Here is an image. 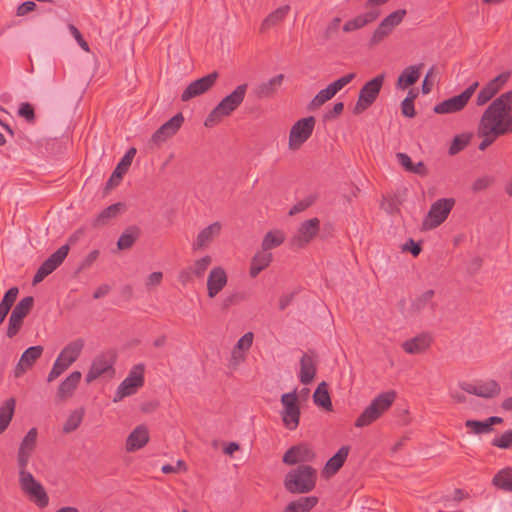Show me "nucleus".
I'll list each match as a JSON object with an SVG mask.
<instances>
[{
  "label": "nucleus",
  "mask_w": 512,
  "mask_h": 512,
  "mask_svg": "<svg viewBox=\"0 0 512 512\" xmlns=\"http://www.w3.org/2000/svg\"><path fill=\"white\" fill-rule=\"evenodd\" d=\"M317 503L318 498L316 496H307L290 502L286 508L290 512H309L317 505Z\"/></svg>",
  "instance_id": "nucleus-39"
},
{
  "label": "nucleus",
  "mask_w": 512,
  "mask_h": 512,
  "mask_svg": "<svg viewBox=\"0 0 512 512\" xmlns=\"http://www.w3.org/2000/svg\"><path fill=\"white\" fill-rule=\"evenodd\" d=\"M493 183V178L490 176H481L477 178L472 184V190L474 192L483 191L491 186Z\"/></svg>",
  "instance_id": "nucleus-55"
},
{
  "label": "nucleus",
  "mask_w": 512,
  "mask_h": 512,
  "mask_svg": "<svg viewBox=\"0 0 512 512\" xmlns=\"http://www.w3.org/2000/svg\"><path fill=\"white\" fill-rule=\"evenodd\" d=\"M37 437L38 430L33 427L22 439L17 453L18 468H27L37 445Z\"/></svg>",
  "instance_id": "nucleus-20"
},
{
  "label": "nucleus",
  "mask_w": 512,
  "mask_h": 512,
  "mask_svg": "<svg viewBox=\"0 0 512 512\" xmlns=\"http://www.w3.org/2000/svg\"><path fill=\"white\" fill-rule=\"evenodd\" d=\"M184 122L182 113H177L162 126H160L151 137V141L155 145H160L174 136L181 128Z\"/></svg>",
  "instance_id": "nucleus-21"
},
{
  "label": "nucleus",
  "mask_w": 512,
  "mask_h": 512,
  "mask_svg": "<svg viewBox=\"0 0 512 512\" xmlns=\"http://www.w3.org/2000/svg\"><path fill=\"white\" fill-rule=\"evenodd\" d=\"M285 238V233L282 230L269 231L263 238L262 250L269 252V250L280 246Z\"/></svg>",
  "instance_id": "nucleus-41"
},
{
  "label": "nucleus",
  "mask_w": 512,
  "mask_h": 512,
  "mask_svg": "<svg viewBox=\"0 0 512 512\" xmlns=\"http://www.w3.org/2000/svg\"><path fill=\"white\" fill-rule=\"evenodd\" d=\"M511 71H503L488 81L477 93L475 104L479 107L488 106L483 111L476 128V136L480 139L478 149L485 151L495 141L505 135L512 134V90L495 97L511 78Z\"/></svg>",
  "instance_id": "nucleus-1"
},
{
  "label": "nucleus",
  "mask_w": 512,
  "mask_h": 512,
  "mask_svg": "<svg viewBox=\"0 0 512 512\" xmlns=\"http://www.w3.org/2000/svg\"><path fill=\"white\" fill-rule=\"evenodd\" d=\"M396 398L397 393L394 390L377 395L357 417L355 426L358 428L366 427L378 420L391 408Z\"/></svg>",
  "instance_id": "nucleus-3"
},
{
  "label": "nucleus",
  "mask_w": 512,
  "mask_h": 512,
  "mask_svg": "<svg viewBox=\"0 0 512 512\" xmlns=\"http://www.w3.org/2000/svg\"><path fill=\"white\" fill-rule=\"evenodd\" d=\"M212 264V257L210 255H204L194 260L190 265V269L196 278H202L209 266Z\"/></svg>",
  "instance_id": "nucleus-45"
},
{
  "label": "nucleus",
  "mask_w": 512,
  "mask_h": 512,
  "mask_svg": "<svg viewBox=\"0 0 512 512\" xmlns=\"http://www.w3.org/2000/svg\"><path fill=\"white\" fill-rule=\"evenodd\" d=\"M283 79L284 76L282 74H278L269 79L268 81L261 83L257 87V95L259 97L271 96L281 86Z\"/></svg>",
  "instance_id": "nucleus-40"
},
{
  "label": "nucleus",
  "mask_w": 512,
  "mask_h": 512,
  "mask_svg": "<svg viewBox=\"0 0 512 512\" xmlns=\"http://www.w3.org/2000/svg\"><path fill=\"white\" fill-rule=\"evenodd\" d=\"M19 290L17 287H11L4 295L2 301L0 302V306L10 310L12 305L17 299Z\"/></svg>",
  "instance_id": "nucleus-53"
},
{
  "label": "nucleus",
  "mask_w": 512,
  "mask_h": 512,
  "mask_svg": "<svg viewBox=\"0 0 512 512\" xmlns=\"http://www.w3.org/2000/svg\"><path fill=\"white\" fill-rule=\"evenodd\" d=\"M315 457L314 451L307 444H300L291 447L283 456V462L289 465L312 461Z\"/></svg>",
  "instance_id": "nucleus-26"
},
{
  "label": "nucleus",
  "mask_w": 512,
  "mask_h": 512,
  "mask_svg": "<svg viewBox=\"0 0 512 512\" xmlns=\"http://www.w3.org/2000/svg\"><path fill=\"white\" fill-rule=\"evenodd\" d=\"M218 78L217 72H212L200 79L191 82L181 95V100L186 102L192 98L200 96L211 89Z\"/></svg>",
  "instance_id": "nucleus-19"
},
{
  "label": "nucleus",
  "mask_w": 512,
  "mask_h": 512,
  "mask_svg": "<svg viewBox=\"0 0 512 512\" xmlns=\"http://www.w3.org/2000/svg\"><path fill=\"white\" fill-rule=\"evenodd\" d=\"M355 78L354 73H348L336 81L330 83L326 88L321 89L311 100L310 109L321 107L324 103L332 99L341 89L348 85Z\"/></svg>",
  "instance_id": "nucleus-14"
},
{
  "label": "nucleus",
  "mask_w": 512,
  "mask_h": 512,
  "mask_svg": "<svg viewBox=\"0 0 512 512\" xmlns=\"http://www.w3.org/2000/svg\"><path fill=\"white\" fill-rule=\"evenodd\" d=\"M162 278V272H153L148 276L146 280V286H157L161 283Z\"/></svg>",
  "instance_id": "nucleus-63"
},
{
  "label": "nucleus",
  "mask_w": 512,
  "mask_h": 512,
  "mask_svg": "<svg viewBox=\"0 0 512 512\" xmlns=\"http://www.w3.org/2000/svg\"><path fill=\"white\" fill-rule=\"evenodd\" d=\"M144 384V365L138 364L131 368L126 378L118 386L113 402H119L125 397L134 395Z\"/></svg>",
  "instance_id": "nucleus-8"
},
{
  "label": "nucleus",
  "mask_w": 512,
  "mask_h": 512,
  "mask_svg": "<svg viewBox=\"0 0 512 512\" xmlns=\"http://www.w3.org/2000/svg\"><path fill=\"white\" fill-rule=\"evenodd\" d=\"M281 417L284 426L289 430H295L300 422V405L296 390L284 393L281 396Z\"/></svg>",
  "instance_id": "nucleus-10"
},
{
  "label": "nucleus",
  "mask_w": 512,
  "mask_h": 512,
  "mask_svg": "<svg viewBox=\"0 0 512 512\" xmlns=\"http://www.w3.org/2000/svg\"><path fill=\"white\" fill-rule=\"evenodd\" d=\"M422 64L412 65L406 67L399 75L396 87L400 90H405L409 86L415 84L421 75Z\"/></svg>",
  "instance_id": "nucleus-32"
},
{
  "label": "nucleus",
  "mask_w": 512,
  "mask_h": 512,
  "mask_svg": "<svg viewBox=\"0 0 512 512\" xmlns=\"http://www.w3.org/2000/svg\"><path fill=\"white\" fill-rule=\"evenodd\" d=\"M19 486L23 494L39 508H45L48 505L49 497L44 486L27 468H19Z\"/></svg>",
  "instance_id": "nucleus-6"
},
{
  "label": "nucleus",
  "mask_w": 512,
  "mask_h": 512,
  "mask_svg": "<svg viewBox=\"0 0 512 512\" xmlns=\"http://www.w3.org/2000/svg\"><path fill=\"white\" fill-rule=\"evenodd\" d=\"M492 445L501 449L512 447V429L505 431L492 440Z\"/></svg>",
  "instance_id": "nucleus-51"
},
{
  "label": "nucleus",
  "mask_w": 512,
  "mask_h": 512,
  "mask_svg": "<svg viewBox=\"0 0 512 512\" xmlns=\"http://www.w3.org/2000/svg\"><path fill=\"white\" fill-rule=\"evenodd\" d=\"M138 238L137 228H128L125 230L117 241V246L120 250L129 249L133 246Z\"/></svg>",
  "instance_id": "nucleus-47"
},
{
  "label": "nucleus",
  "mask_w": 512,
  "mask_h": 512,
  "mask_svg": "<svg viewBox=\"0 0 512 512\" xmlns=\"http://www.w3.org/2000/svg\"><path fill=\"white\" fill-rule=\"evenodd\" d=\"M299 364V381L304 385L310 384L314 380L317 371L315 358L308 353H304Z\"/></svg>",
  "instance_id": "nucleus-30"
},
{
  "label": "nucleus",
  "mask_w": 512,
  "mask_h": 512,
  "mask_svg": "<svg viewBox=\"0 0 512 512\" xmlns=\"http://www.w3.org/2000/svg\"><path fill=\"white\" fill-rule=\"evenodd\" d=\"M272 261V254L270 252L261 250L258 251L251 261L249 274L252 278L258 276L260 272L266 269Z\"/></svg>",
  "instance_id": "nucleus-35"
},
{
  "label": "nucleus",
  "mask_w": 512,
  "mask_h": 512,
  "mask_svg": "<svg viewBox=\"0 0 512 512\" xmlns=\"http://www.w3.org/2000/svg\"><path fill=\"white\" fill-rule=\"evenodd\" d=\"M314 403L328 411L332 409L331 398L325 382H322L316 388L313 394Z\"/></svg>",
  "instance_id": "nucleus-42"
},
{
  "label": "nucleus",
  "mask_w": 512,
  "mask_h": 512,
  "mask_svg": "<svg viewBox=\"0 0 512 512\" xmlns=\"http://www.w3.org/2000/svg\"><path fill=\"white\" fill-rule=\"evenodd\" d=\"M433 296V290H426L415 300L414 306L417 309L424 308L427 304H429L432 301Z\"/></svg>",
  "instance_id": "nucleus-59"
},
{
  "label": "nucleus",
  "mask_w": 512,
  "mask_h": 512,
  "mask_svg": "<svg viewBox=\"0 0 512 512\" xmlns=\"http://www.w3.org/2000/svg\"><path fill=\"white\" fill-rule=\"evenodd\" d=\"M15 399H7L0 406V434H2L9 426L15 411Z\"/></svg>",
  "instance_id": "nucleus-38"
},
{
  "label": "nucleus",
  "mask_w": 512,
  "mask_h": 512,
  "mask_svg": "<svg viewBox=\"0 0 512 512\" xmlns=\"http://www.w3.org/2000/svg\"><path fill=\"white\" fill-rule=\"evenodd\" d=\"M313 202H314L313 197H308L306 199L299 201L298 203H296L295 205H293L291 207V209L289 210V215L293 216L295 214H298V213L304 211L305 209L310 207L313 204Z\"/></svg>",
  "instance_id": "nucleus-57"
},
{
  "label": "nucleus",
  "mask_w": 512,
  "mask_h": 512,
  "mask_svg": "<svg viewBox=\"0 0 512 512\" xmlns=\"http://www.w3.org/2000/svg\"><path fill=\"white\" fill-rule=\"evenodd\" d=\"M315 126V118L309 116L298 120L289 133L288 147L290 150H298L312 135Z\"/></svg>",
  "instance_id": "nucleus-12"
},
{
  "label": "nucleus",
  "mask_w": 512,
  "mask_h": 512,
  "mask_svg": "<svg viewBox=\"0 0 512 512\" xmlns=\"http://www.w3.org/2000/svg\"><path fill=\"white\" fill-rule=\"evenodd\" d=\"M228 275L221 266L213 267L207 277V296L210 299L215 298L227 285Z\"/></svg>",
  "instance_id": "nucleus-22"
},
{
  "label": "nucleus",
  "mask_w": 512,
  "mask_h": 512,
  "mask_svg": "<svg viewBox=\"0 0 512 512\" xmlns=\"http://www.w3.org/2000/svg\"><path fill=\"white\" fill-rule=\"evenodd\" d=\"M471 140V134L469 133H462L459 135H456L449 147V154L450 155H456L460 151L464 150L467 145L470 143Z\"/></svg>",
  "instance_id": "nucleus-48"
},
{
  "label": "nucleus",
  "mask_w": 512,
  "mask_h": 512,
  "mask_svg": "<svg viewBox=\"0 0 512 512\" xmlns=\"http://www.w3.org/2000/svg\"><path fill=\"white\" fill-rule=\"evenodd\" d=\"M465 393H466V391L462 390L461 387L459 389H457V388L449 389L450 397L458 403H463L466 401Z\"/></svg>",
  "instance_id": "nucleus-61"
},
{
  "label": "nucleus",
  "mask_w": 512,
  "mask_h": 512,
  "mask_svg": "<svg viewBox=\"0 0 512 512\" xmlns=\"http://www.w3.org/2000/svg\"><path fill=\"white\" fill-rule=\"evenodd\" d=\"M290 11L289 5H284L271 12L261 23L260 30L265 32L271 27L282 22Z\"/></svg>",
  "instance_id": "nucleus-36"
},
{
  "label": "nucleus",
  "mask_w": 512,
  "mask_h": 512,
  "mask_svg": "<svg viewBox=\"0 0 512 512\" xmlns=\"http://www.w3.org/2000/svg\"><path fill=\"white\" fill-rule=\"evenodd\" d=\"M379 15L380 11L378 9H371L370 11L358 15L355 18L347 21L343 26V30L345 32H352L361 29L367 24L375 21L379 17Z\"/></svg>",
  "instance_id": "nucleus-33"
},
{
  "label": "nucleus",
  "mask_w": 512,
  "mask_h": 512,
  "mask_svg": "<svg viewBox=\"0 0 512 512\" xmlns=\"http://www.w3.org/2000/svg\"><path fill=\"white\" fill-rule=\"evenodd\" d=\"M416 94L412 91L409 92V96L406 97L401 103L402 114L406 117L413 118L415 116L414 98Z\"/></svg>",
  "instance_id": "nucleus-52"
},
{
  "label": "nucleus",
  "mask_w": 512,
  "mask_h": 512,
  "mask_svg": "<svg viewBox=\"0 0 512 512\" xmlns=\"http://www.w3.org/2000/svg\"><path fill=\"white\" fill-rule=\"evenodd\" d=\"M122 204L116 203L108 206L104 210L100 212V214L95 218L94 225L102 226L105 225L110 219L115 218L121 211Z\"/></svg>",
  "instance_id": "nucleus-43"
},
{
  "label": "nucleus",
  "mask_w": 512,
  "mask_h": 512,
  "mask_svg": "<svg viewBox=\"0 0 512 512\" xmlns=\"http://www.w3.org/2000/svg\"><path fill=\"white\" fill-rule=\"evenodd\" d=\"M454 205L453 198H441L435 201L423 220V228L430 230L441 225L447 219Z\"/></svg>",
  "instance_id": "nucleus-11"
},
{
  "label": "nucleus",
  "mask_w": 512,
  "mask_h": 512,
  "mask_svg": "<svg viewBox=\"0 0 512 512\" xmlns=\"http://www.w3.org/2000/svg\"><path fill=\"white\" fill-rule=\"evenodd\" d=\"M221 228H222V226L219 222H214V223L210 224L209 226L205 227L204 229H202L198 233L195 241L193 242L192 249L194 251H198V250L206 248L210 243H212V241L217 236H219V234L221 232Z\"/></svg>",
  "instance_id": "nucleus-27"
},
{
  "label": "nucleus",
  "mask_w": 512,
  "mask_h": 512,
  "mask_svg": "<svg viewBox=\"0 0 512 512\" xmlns=\"http://www.w3.org/2000/svg\"><path fill=\"white\" fill-rule=\"evenodd\" d=\"M316 481V469L308 465H300L287 473L284 484L290 493L303 494L312 491Z\"/></svg>",
  "instance_id": "nucleus-4"
},
{
  "label": "nucleus",
  "mask_w": 512,
  "mask_h": 512,
  "mask_svg": "<svg viewBox=\"0 0 512 512\" xmlns=\"http://www.w3.org/2000/svg\"><path fill=\"white\" fill-rule=\"evenodd\" d=\"M18 115L30 123L34 122L35 120L34 108L31 104L27 102L20 104L18 109Z\"/></svg>",
  "instance_id": "nucleus-54"
},
{
  "label": "nucleus",
  "mask_w": 512,
  "mask_h": 512,
  "mask_svg": "<svg viewBox=\"0 0 512 512\" xmlns=\"http://www.w3.org/2000/svg\"><path fill=\"white\" fill-rule=\"evenodd\" d=\"M193 278H196L194 276V273H192V270L190 269V267H186L185 269H183L179 275H178V280L183 284V285H186L190 282L193 281Z\"/></svg>",
  "instance_id": "nucleus-60"
},
{
  "label": "nucleus",
  "mask_w": 512,
  "mask_h": 512,
  "mask_svg": "<svg viewBox=\"0 0 512 512\" xmlns=\"http://www.w3.org/2000/svg\"><path fill=\"white\" fill-rule=\"evenodd\" d=\"M319 230L320 221L316 217L302 222L291 238V245L296 248L305 247L316 237Z\"/></svg>",
  "instance_id": "nucleus-17"
},
{
  "label": "nucleus",
  "mask_w": 512,
  "mask_h": 512,
  "mask_svg": "<svg viewBox=\"0 0 512 512\" xmlns=\"http://www.w3.org/2000/svg\"><path fill=\"white\" fill-rule=\"evenodd\" d=\"M82 374L79 371L70 373L59 385L57 390V397L61 400L70 398L80 383Z\"/></svg>",
  "instance_id": "nucleus-31"
},
{
  "label": "nucleus",
  "mask_w": 512,
  "mask_h": 512,
  "mask_svg": "<svg viewBox=\"0 0 512 512\" xmlns=\"http://www.w3.org/2000/svg\"><path fill=\"white\" fill-rule=\"evenodd\" d=\"M397 159L399 163L405 168V170L410 172L414 165L411 158L406 153H398Z\"/></svg>",
  "instance_id": "nucleus-62"
},
{
  "label": "nucleus",
  "mask_w": 512,
  "mask_h": 512,
  "mask_svg": "<svg viewBox=\"0 0 512 512\" xmlns=\"http://www.w3.org/2000/svg\"><path fill=\"white\" fill-rule=\"evenodd\" d=\"M503 423V419L498 416H491L483 421L478 420H466L465 427L468 429V433L481 435L489 434L493 431V426Z\"/></svg>",
  "instance_id": "nucleus-29"
},
{
  "label": "nucleus",
  "mask_w": 512,
  "mask_h": 512,
  "mask_svg": "<svg viewBox=\"0 0 512 512\" xmlns=\"http://www.w3.org/2000/svg\"><path fill=\"white\" fill-rule=\"evenodd\" d=\"M254 341V334L252 332H246L242 337L238 339L236 344L234 345V349L237 351H241L245 354H248L251 349Z\"/></svg>",
  "instance_id": "nucleus-49"
},
{
  "label": "nucleus",
  "mask_w": 512,
  "mask_h": 512,
  "mask_svg": "<svg viewBox=\"0 0 512 512\" xmlns=\"http://www.w3.org/2000/svg\"><path fill=\"white\" fill-rule=\"evenodd\" d=\"M492 483L498 489L512 493V468L506 467L498 471L493 477Z\"/></svg>",
  "instance_id": "nucleus-37"
},
{
  "label": "nucleus",
  "mask_w": 512,
  "mask_h": 512,
  "mask_svg": "<svg viewBox=\"0 0 512 512\" xmlns=\"http://www.w3.org/2000/svg\"><path fill=\"white\" fill-rule=\"evenodd\" d=\"M150 439L149 429L146 425L136 426L125 441V449L127 452H135L144 448Z\"/></svg>",
  "instance_id": "nucleus-24"
},
{
  "label": "nucleus",
  "mask_w": 512,
  "mask_h": 512,
  "mask_svg": "<svg viewBox=\"0 0 512 512\" xmlns=\"http://www.w3.org/2000/svg\"><path fill=\"white\" fill-rule=\"evenodd\" d=\"M68 29L71 33V35L74 37V39L76 40V42L78 43V45L85 51V52H89L90 51V48H89V45L87 43V41H85V39L82 37L80 31L77 29L76 26H74L73 24H69L68 25Z\"/></svg>",
  "instance_id": "nucleus-56"
},
{
  "label": "nucleus",
  "mask_w": 512,
  "mask_h": 512,
  "mask_svg": "<svg viewBox=\"0 0 512 512\" xmlns=\"http://www.w3.org/2000/svg\"><path fill=\"white\" fill-rule=\"evenodd\" d=\"M247 88V84L238 85L229 95L225 96L208 114L204 125L206 127H213L224 118L230 116L242 104Z\"/></svg>",
  "instance_id": "nucleus-2"
},
{
  "label": "nucleus",
  "mask_w": 512,
  "mask_h": 512,
  "mask_svg": "<svg viewBox=\"0 0 512 512\" xmlns=\"http://www.w3.org/2000/svg\"><path fill=\"white\" fill-rule=\"evenodd\" d=\"M478 86L479 82L474 81L459 95H455L438 103L434 107V112L437 114H451L462 111L472 98Z\"/></svg>",
  "instance_id": "nucleus-9"
},
{
  "label": "nucleus",
  "mask_w": 512,
  "mask_h": 512,
  "mask_svg": "<svg viewBox=\"0 0 512 512\" xmlns=\"http://www.w3.org/2000/svg\"><path fill=\"white\" fill-rule=\"evenodd\" d=\"M385 80V75L380 74L369 80L360 89L358 99L353 112L360 114L367 110L377 99Z\"/></svg>",
  "instance_id": "nucleus-7"
},
{
  "label": "nucleus",
  "mask_w": 512,
  "mask_h": 512,
  "mask_svg": "<svg viewBox=\"0 0 512 512\" xmlns=\"http://www.w3.org/2000/svg\"><path fill=\"white\" fill-rule=\"evenodd\" d=\"M406 15L405 9H399L392 13H390L387 17H385L379 26L373 32L370 44L376 45L383 41L388 35L391 34L393 29L398 26Z\"/></svg>",
  "instance_id": "nucleus-16"
},
{
  "label": "nucleus",
  "mask_w": 512,
  "mask_h": 512,
  "mask_svg": "<svg viewBox=\"0 0 512 512\" xmlns=\"http://www.w3.org/2000/svg\"><path fill=\"white\" fill-rule=\"evenodd\" d=\"M459 387L468 394L483 398H493L500 394L501 388L495 380H486L478 382H462Z\"/></svg>",
  "instance_id": "nucleus-18"
},
{
  "label": "nucleus",
  "mask_w": 512,
  "mask_h": 512,
  "mask_svg": "<svg viewBox=\"0 0 512 512\" xmlns=\"http://www.w3.org/2000/svg\"><path fill=\"white\" fill-rule=\"evenodd\" d=\"M84 346L85 342L81 338L71 341L66 346H64L48 374V382H52L57 379L65 370H67L75 361H77L83 351Z\"/></svg>",
  "instance_id": "nucleus-5"
},
{
  "label": "nucleus",
  "mask_w": 512,
  "mask_h": 512,
  "mask_svg": "<svg viewBox=\"0 0 512 512\" xmlns=\"http://www.w3.org/2000/svg\"><path fill=\"white\" fill-rule=\"evenodd\" d=\"M22 324H23V320L17 319L10 315L8 328H7V336L9 338L14 337L21 329Z\"/></svg>",
  "instance_id": "nucleus-58"
},
{
  "label": "nucleus",
  "mask_w": 512,
  "mask_h": 512,
  "mask_svg": "<svg viewBox=\"0 0 512 512\" xmlns=\"http://www.w3.org/2000/svg\"><path fill=\"white\" fill-rule=\"evenodd\" d=\"M432 344V336L429 333H420L402 342L401 348L410 355L425 353Z\"/></svg>",
  "instance_id": "nucleus-25"
},
{
  "label": "nucleus",
  "mask_w": 512,
  "mask_h": 512,
  "mask_svg": "<svg viewBox=\"0 0 512 512\" xmlns=\"http://www.w3.org/2000/svg\"><path fill=\"white\" fill-rule=\"evenodd\" d=\"M405 250H409L413 256L419 255L421 252V247L418 243L414 242L412 239H410L405 245Z\"/></svg>",
  "instance_id": "nucleus-64"
},
{
  "label": "nucleus",
  "mask_w": 512,
  "mask_h": 512,
  "mask_svg": "<svg viewBox=\"0 0 512 512\" xmlns=\"http://www.w3.org/2000/svg\"><path fill=\"white\" fill-rule=\"evenodd\" d=\"M43 347L40 345L27 348L21 355L14 368V376L19 378L30 370L43 353Z\"/></svg>",
  "instance_id": "nucleus-23"
},
{
  "label": "nucleus",
  "mask_w": 512,
  "mask_h": 512,
  "mask_svg": "<svg viewBox=\"0 0 512 512\" xmlns=\"http://www.w3.org/2000/svg\"><path fill=\"white\" fill-rule=\"evenodd\" d=\"M247 359V354L237 351L236 349H232L230 358L228 360V368L232 371H235L239 368L241 364H243Z\"/></svg>",
  "instance_id": "nucleus-50"
},
{
  "label": "nucleus",
  "mask_w": 512,
  "mask_h": 512,
  "mask_svg": "<svg viewBox=\"0 0 512 512\" xmlns=\"http://www.w3.org/2000/svg\"><path fill=\"white\" fill-rule=\"evenodd\" d=\"M135 154H136L135 148H130L126 152V154L123 156V158L117 164L115 170L113 171L112 175L108 179L107 184H106L107 188L112 189L120 183L123 175L126 173L128 168L130 167Z\"/></svg>",
  "instance_id": "nucleus-28"
},
{
  "label": "nucleus",
  "mask_w": 512,
  "mask_h": 512,
  "mask_svg": "<svg viewBox=\"0 0 512 512\" xmlns=\"http://www.w3.org/2000/svg\"><path fill=\"white\" fill-rule=\"evenodd\" d=\"M116 357L112 351H106L97 355L90 366L88 373L86 374V382L91 383L97 378L114 374V363Z\"/></svg>",
  "instance_id": "nucleus-13"
},
{
  "label": "nucleus",
  "mask_w": 512,
  "mask_h": 512,
  "mask_svg": "<svg viewBox=\"0 0 512 512\" xmlns=\"http://www.w3.org/2000/svg\"><path fill=\"white\" fill-rule=\"evenodd\" d=\"M34 304V299L31 296L24 297L21 299L14 309L12 310L11 316L24 320V318L29 314Z\"/></svg>",
  "instance_id": "nucleus-44"
},
{
  "label": "nucleus",
  "mask_w": 512,
  "mask_h": 512,
  "mask_svg": "<svg viewBox=\"0 0 512 512\" xmlns=\"http://www.w3.org/2000/svg\"><path fill=\"white\" fill-rule=\"evenodd\" d=\"M83 416H84V409L83 408H80V409H76L74 411H72L68 418L66 419L64 425H63V431L65 433H70L74 430H76L82 420H83Z\"/></svg>",
  "instance_id": "nucleus-46"
},
{
  "label": "nucleus",
  "mask_w": 512,
  "mask_h": 512,
  "mask_svg": "<svg viewBox=\"0 0 512 512\" xmlns=\"http://www.w3.org/2000/svg\"><path fill=\"white\" fill-rule=\"evenodd\" d=\"M350 448L349 446H342L335 455H333L327 462L324 467L323 473L326 476H332L339 471V469L345 463Z\"/></svg>",
  "instance_id": "nucleus-34"
},
{
  "label": "nucleus",
  "mask_w": 512,
  "mask_h": 512,
  "mask_svg": "<svg viewBox=\"0 0 512 512\" xmlns=\"http://www.w3.org/2000/svg\"><path fill=\"white\" fill-rule=\"evenodd\" d=\"M69 251V245L65 244L58 248L52 255H50L38 268L34 275L33 283H40L45 279V277L56 270L63 263Z\"/></svg>",
  "instance_id": "nucleus-15"
}]
</instances>
